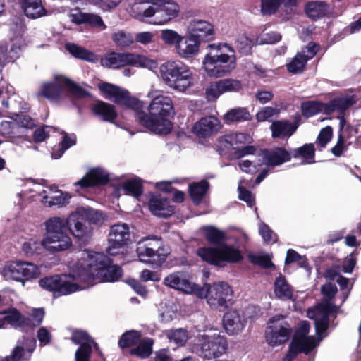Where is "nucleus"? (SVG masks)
<instances>
[{
    "label": "nucleus",
    "mask_w": 361,
    "mask_h": 361,
    "mask_svg": "<svg viewBox=\"0 0 361 361\" xmlns=\"http://www.w3.org/2000/svg\"><path fill=\"white\" fill-rule=\"evenodd\" d=\"M248 258L251 262L264 268H269L273 264L268 255L261 254H250Z\"/></svg>",
    "instance_id": "680f3d73"
},
{
    "label": "nucleus",
    "mask_w": 361,
    "mask_h": 361,
    "mask_svg": "<svg viewBox=\"0 0 361 361\" xmlns=\"http://www.w3.org/2000/svg\"><path fill=\"white\" fill-rule=\"evenodd\" d=\"M63 80H66L65 77L56 75L51 81L43 82L37 93L38 96L45 97L49 100H56L61 98L66 92Z\"/></svg>",
    "instance_id": "b1692460"
},
{
    "label": "nucleus",
    "mask_w": 361,
    "mask_h": 361,
    "mask_svg": "<svg viewBox=\"0 0 361 361\" xmlns=\"http://www.w3.org/2000/svg\"><path fill=\"white\" fill-rule=\"evenodd\" d=\"M98 87L108 99L133 109L139 122L146 128L157 134H167L172 128L170 117L175 113L171 97L159 90H151L147 93L150 102L147 113L142 111L144 102L130 97L124 89L110 83L101 82Z\"/></svg>",
    "instance_id": "f03ea898"
},
{
    "label": "nucleus",
    "mask_w": 361,
    "mask_h": 361,
    "mask_svg": "<svg viewBox=\"0 0 361 361\" xmlns=\"http://www.w3.org/2000/svg\"><path fill=\"white\" fill-rule=\"evenodd\" d=\"M93 111L95 114L102 116V119L106 121L111 122L116 117L114 106L104 102L96 103L93 106Z\"/></svg>",
    "instance_id": "ea45409f"
},
{
    "label": "nucleus",
    "mask_w": 361,
    "mask_h": 361,
    "mask_svg": "<svg viewBox=\"0 0 361 361\" xmlns=\"http://www.w3.org/2000/svg\"><path fill=\"white\" fill-rule=\"evenodd\" d=\"M332 135V128L330 126L322 128L317 137V145L322 148L325 147L327 143L331 140Z\"/></svg>",
    "instance_id": "69168bd1"
},
{
    "label": "nucleus",
    "mask_w": 361,
    "mask_h": 361,
    "mask_svg": "<svg viewBox=\"0 0 361 361\" xmlns=\"http://www.w3.org/2000/svg\"><path fill=\"white\" fill-rule=\"evenodd\" d=\"M317 51L318 45L314 42L309 43L287 64L288 70L293 73L302 72L307 61L312 59Z\"/></svg>",
    "instance_id": "393cba45"
},
{
    "label": "nucleus",
    "mask_w": 361,
    "mask_h": 361,
    "mask_svg": "<svg viewBox=\"0 0 361 361\" xmlns=\"http://www.w3.org/2000/svg\"><path fill=\"white\" fill-rule=\"evenodd\" d=\"M258 312L255 306H248L245 310L234 307L228 310L223 317V326L230 336L240 334L245 327L248 319H254Z\"/></svg>",
    "instance_id": "2eb2a0df"
},
{
    "label": "nucleus",
    "mask_w": 361,
    "mask_h": 361,
    "mask_svg": "<svg viewBox=\"0 0 361 361\" xmlns=\"http://www.w3.org/2000/svg\"><path fill=\"white\" fill-rule=\"evenodd\" d=\"M164 283L172 288L182 291L187 294H194L196 295V290L198 288L197 285L190 280V277L184 272H176L167 276L164 281Z\"/></svg>",
    "instance_id": "5701e85b"
},
{
    "label": "nucleus",
    "mask_w": 361,
    "mask_h": 361,
    "mask_svg": "<svg viewBox=\"0 0 361 361\" xmlns=\"http://www.w3.org/2000/svg\"><path fill=\"white\" fill-rule=\"evenodd\" d=\"M207 52L202 61V68L210 78H219L230 75L236 68L234 49L226 43H213L207 46Z\"/></svg>",
    "instance_id": "39448f33"
},
{
    "label": "nucleus",
    "mask_w": 361,
    "mask_h": 361,
    "mask_svg": "<svg viewBox=\"0 0 361 361\" xmlns=\"http://www.w3.org/2000/svg\"><path fill=\"white\" fill-rule=\"evenodd\" d=\"M242 89L240 80L235 78H224L212 82L206 89L205 93L209 101H214L224 93L238 92Z\"/></svg>",
    "instance_id": "6ab92c4d"
},
{
    "label": "nucleus",
    "mask_w": 361,
    "mask_h": 361,
    "mask_svg": "<svg viewBox=\"0 0 361 361\" xmlns=\"http://www.w3.org/2000/svg\"><path fill=\"white\" fill-rule=\"evenodd\" d=\"M255 148L253 146H246L240 151V158L238 165L242 171L247 173H255L262 166V161L260 154L254 156Z\"/></svg>",
    "instance_id": "4be33fe9"
},
{
    "label": "nucleus",
    "mask_w": 361,
    "mask_h": 361,
    "mask_svg": "<svg viewBox=\"0 0 361 361\" xmlns=\"http://www.w3.org/2000/svg\"><path fill=\"white\" fill-rule=\"evenodd\" d=\"M233 295L231 286L224 281L206 283L196 290L197 298H205L211 309L219 311L228 307Z\"/></svg>",
    "instance_id": "1a4fd4ad"
},
{
    "label": "nucleus",
    "mask_w": 361,
    "mask_h": 361,
    "mask_svg": "<svg viewBox=\"0 0 361 361\" xmlns=\"http://www.w3.org/2000/svg\"><path fill=\"white\" fill-rule=\"evenodd\" d=\"M149 208L153 214L158 216L166 217L173 212V209L169 205L166 198L158 194L151 196L149 200Z\"/></svg>",
    "instance_id": "2f4dec72"
},
{
    "label": "nucleus",
    "mask_w": 361,
    "mask_h": 361,
    "mask_svg": "<svg viewBox=\"0 0 361 361\" xmlns=\"http://www.w3.org/2000/svg\"><path fill=\"white\" fill-rule=\"evenodd\" d=\"M165 335L171 343L178 347L184 345L188 340V331L184 329L168 330L165 332Z\"/></svg>",
    "instance_id": "37998d69"
},
{
    "label": "nucleus",
    "mask_w": 361,
    "mask_h": 361,
    "mask_svg": "<svg viewBox=\"0 0 361 361\" xmlns=\"http://www.w3.org/2000/svg\"><path fill=\"white\" fill-rule=\"evenodd\" d=\"M65 47L75 58L92 63H96L99 61V57L94 52L75 44L68 43Z\"/></svg>",
    "instance_id": "c9c22d12"
},
{
    "label": "nucleus",
    "mask_w": 361,
    "mask_h": 361,
    "mask_svg": "<svg viewBox=\"0 0 361 361\" xmlns=\"http://www.w3.org/2000/svg\"><path fill=\"white\" fill-rule=\"evenodd\" d=\"M310 329V324L306 321L300 323L290 345L289 350L283 359V361H292L299 353H309L317 346L326 334L317 335V338L309 336Z\"/></svg>",
    "instance_id": "9b49d317"
},
{
    "label": "nucleus",
    "mask_w": 361,
    "mask_h": 361,
    "mask_svg": "<svg viewBox=\"0 0 361 361\" xmlns=\"http://www.w3.org/2000/svg\"><path fill=\"white\" fill-rule=\"evenodd\" d=\"M201 231L209 243L216 245L215 247H202L197 250V254L203 261L223 267L242 260L243 255L238 248L224 243L226 235L223 231L210 226L202 227Z\"/></svg>",
    "instance_id": "7ed1b4c3"
},
{
    "label": "nucleus",
    "mask_w": 361,
    "mask_h": 361,
    "mask_svg": "<svg viewBox=\"0 0 361 361\" xmlns=\"http://www.w3.org/2000/svg\"><path fill=\"white\" fill-rule=\"evenodd\" d=\"M208 189V183L205 180L200 181L190 185V195L192 201L199 204Z\"/></svg>",
    "instance_id": "49530a36"
},
{
    "label": "nucleus",
    "mask_w": 361,
    "mask_h": 361,
    "mask_svg": "<svg viewBox=\"0 0 361 361\" xmlns=\"http://www.w3.org/2000/svg\"><path fill=\"white\" fill-rule=\"evenodd\" d=\"M75 142L76 137L74 135H68L66 133H63V139L60 143L61 149H59L60 150L59 154H54V157L56 158H60L66 149L75 144Z\"/></svg>",
    "instance_id": "e2e57ef3"
},
{
    "label": "nucleus",
    "mask_w": 361,
    "mask_h": 361,
    "mask_svg": "<svg viewBox=\"0 0 361 361\" xmlns=\"http://www.w3.org/2000/svg\"><path fill=\"white\" fill-rule=\"evenodd\" d=\"M137 346L130 350V354L135 355L141 358L149 357L152 353V341L150 338L140 340Z\"/></svg>",
    "instance_id": "de8ad7c7"
},
{
    "label": "nucleus",
    "mask_w": 361,
    "mask_h": 361,
    "mask_svg": "<svg viewBox=\"0 0 361 361\" xmlns=\"http://www.w3.org/2000/svg\"><path fill=\"white\" fill-rule=\"evenodd\" d=\"M26 192L32 194V197L39 198V201L47 207L63 206L68 202L70 196L56 189V187L46 186L33 180L25 183Z\"/></svg>",
    "instance_id": "4468645a"
},
{
    "label": "nucleus",
    "mask_w": 361,
    "mask_h": 361,
    "mask_svg": "<svg viewBox=\"0 0 361 361\" xmlns=\"http://www.w3.org/2000/svg\"><path fill=\"white\" fill-rule=\"evenodd\" d=\"M70 18L71 20L77 25L87 24L90 27L99 30H104L106 28L102 17L94 13L77 11L75 13H73L70 16Z\"/></svg>",
    "instance_id": "7c9ffc66"
},
{
    "label": "nucleus",
    "mask_w": 361,
    "mask_h": 361,
    "mask_svg": "<svg viewBox=\"0 0 361 361\" xmlns=\"http://www.w3.org/2000/svg\"><path fill=\"white\" fill-rule=\"evenodd\" d=\"M90 2L103 11H109L118 6L121 0H90Z\"/></svg>",
    "instance_id": "338daca9"
},
{
    "label": "nucleus",
    "mask_w": 361,
    "mask_h": 361,
    "mask_svg": "<svg viewBox=\"0 0 361 361\" xmlns=\"http://www.w3.org/2000/svg\"><path fill=\"white\" fill-rule=\"evenodd\" d=\"M226 349V338L219 333L200 335L193 347L197 354L208 360L221 356Z\"/></svg>",
    "instance_id": "ddd939ff"
},
{
    "label": "nucleus",
    "mask_w": 361,
    "mask_h": 361,
    "mask_svg": "<svg viewBox=\"0 0 361 361\" xmlns=\"http://www.w3.org/2000/svg\"><path fill=\"white\" fill-rule=\"evenodd\" d=\"M71 340L74 343L80 345L75 355L76 361H90L92 345L98 349L97 344L85 331H75L72 334Z\"/></svg>",
    "instance_id": "412c9836"
},
{
    "label": "nucleus",
    "mask_w": 361,
    "mask_h": 361,
    "mask_svg": "<svg viewBox=\"0 0 361 361\" xmlns=\"http://www.w3.org/2000/svg\"><path fill=\"white\" fill-rule=\"evenodd\" d=\"M1 274L6 280L20 281L36 279L40 275L39 268L34 263L25 261H12L4 267Z\"/></svg>",
    "instance_id": "dca6fc26"
},
{
    "label": "nucleus",
    "mask_w": 361,
    "mask_h": 361,
    "mask_svg": "<svg viewBox=\"0 0 361 361\" xmlns=\"http://www.w3.org/2000/svg\"><path fill=\"white\" fill-rule=\"evenodd\" d=\"M112 40L120 47H127L134 42L133 35L123 30H118L112 35Z\"/></svg>",
    "instance_id": "3c124183"
},
{
    "label": "nucleus",
    "mask_w": 361,
    "mask_h": 361,
    "mask_svg": "<svg viewBox=\"0 0 361 361\" xmlns=\"http://www.w3.org/2000/svg\"><path fill=\"white\" fill-rule=\"evenodd\" d=\"M100 63L102 66L109 68H118L131 65L154 71L158 67L156 60L133 53L110 52L101 58Z\"/></svg>",
    "instance_id": "9d476101"
},
{
    "label": "nucleus",
    "mask_w": 361,
    "mask_h": 361,
    "mask_svg": "<svg viewBox=\"0 0 361 361\" xmlns=\"http://www.w3.org/2000/svg\"><path fill=\"white\" fill-rule=\"evenodd\" d=\"M35 347L36 341L34 338H24L22 341H18L12 354L6 358L7 361L28 360Z\"/></svg>",
    "instance_id": "c756f323"
},
{
    "label": "nucleus",
    "mask_w": 361,
    "mask_h": 361,
    "mask_svg": "<svg viewBox=\"0 0 361 361\" xmlns=\"http://www.w3.org/2000/svg\"><path fill=\"white\" fill-rule=\"evenodd\" d=\"M322 111H326V106L318 102H306L302 104V114L305 117H310Z\"/></svg>",
    "instance_id": "8fccbe9b"
},
{
    "label": "nucleus",
    "mask_w": 361,
    "mask_h": 361,
    "mask_svg": "<svg viewBox=\"0 0 361 361\" xmlns=\"http://www.w3.org/2000/svg\"><path fill=\"white\" fill-rule=\"evenodd\" d=\"M123 190L128 195L138 197L142 193V185L138 179L125 181L121 186Z\"/></svg>",
    "instance_id": "603ef678"
},
{
    "label": "nucleus",
    "mask_w": 361,
    "mask_h": 361,
    "mask_svg": "<svg viewBox=\"0 0 361 361\" xmlns=\"http://www.w3.org/2000/svg\"><path fill=\"white\" fill-rule=\"evenodd\" d=\"M186 33L191 35L201 44L214 38V28L209 21L202 19H194L187 26Z\"/></svg>",
    "instance_id": "aec40b11"
},
{
    "label": "nucleus",
    "mask_w": 361,
    "mask_h": 361,
    "mask_svg": "<svg viewBox=\"0 0 361 361\" xmlns=\"http://www.w3.org/2000/svg\"><path fill=\"white\" fill-rule=\"evenodd\" d=\"M297 126L288 120H278L272 122L270 130L274 138L290 137L296 130Z\"/></svg>",
    "instance_id": "72a5a7b5"
},
{
    "label": "nucleus",
    "mask_w": 361,
    "mask_h": 361,
    "mask_svg": "<svg viewBox=\"0 0 361 361\" xmlns=\"http://www.w3.org/2000/svg\"><path fill=\"white\" fill-rule=\"evenodd\" d=\"M178 11V5L171 0H148L135 3L130 14L140 21L154 17V24L163 25L176 17Z\"/></svg>",
    "instance_id": "423d86ee"
},
{
    "label": "nucleus",
    "mask_w": 361,
    "mask_h": 361,
    "mask_svg": "<svg viewBox=\"0 0 361 361\" xmlns=\"http://www.w3.org/2000/svg\"><path fill=\"white\" fill-rule=\"evenodd\" d=\"M182 36L178 32L171 29H165L161 32V39L164 43L169 46H173L175 49Z\"/></svg>",
    "instance_id": "864d4df0"
},
{
    "label": "nucleus",
    "mask_w": 361,
    "mask_h": 361,
    "mask_svg": "<svg viewBox=\"0 0 361 361\" xmlns=\"http://www.w3.org/2000/svg\"><path fill=\"white\" fill-rule=\"evenodd\" d=\"M252 137L247 133H235L226 135L220 140L221 146L225 148L238 149L240 145L250 144L252 142Z\"/></svg>",
    "instance_id": "f704fd0d"
},
{
    "label": "nucleus",
    "mask_w": 361,
    "mask_h": 361,
    "mask_svg": "<svg viewBox=\"0 0 361 361\" xmlns=\"http://www.w3.org/2000/svg\"><path fill=\"white\" fill-rule=\"evenodd\" d=\"M159 73L164 83L178 92H186L194 83L192 71L180 60H171L161 64Z\"/></svg>",
    "instance_id": "0eeeda50"
},
{
    "label": "nucleus",
    "mask_w": 361,
    "mask_h": 361,
    "mask_svg": "<svg viewBox=\"0 0 361 361\" xmlns=\"http://www.w3.org/2000/svg\"><path fill=\"white\" fill-rule=\"evenodd\" d=\"M130 228L127 224L118 223L113 225L109 234L108 253L110 255H116L118 250L123 249L130 241Z\"/></svg>",
    "instance_id": "a211bd4d"
},
{
    "label": "nucleus",
    "mask_w": 361,
    "mask_h": 361,
    "mask_svg": "<svg viewBox=\"0 0 361 361\" xmlns=\"http://www.w3.org/2000/svg\"><path fill=\"white\" fill-rule=\"evenodd\" d=\"M51 219H59L62 222V232L69 240V243L66 247V250L68 249L71 245L72 241L68 233V230L70 231L71 234L76 238L82 241H87L92 235L93 228L87 222L85 217L82 215L79 209L75 212H72L66 219L54 216Z\"/></svg>",
    "instance_id": "f8f14e48"
},
{
    "label": "nucleus",
    "mask_w": 361,
    "mask_h": 361,
    "mask_svg": "<svg viewBox=\"0 0 361 361\" xmlns=\"http://www.w3.org/2000/svg\"><path fill=\"white\" fill-rule=\"evenodd\" d=\"M140 341V334L136 331H130L123 334L118 341L121 348L137 345Z\"/></svg>",
    "instance_id": "5fc2aeb1"
},
{
    "label": "nucleus",
    "mask_w": 361,
    "mask_h": 361,
    "mask_svg": "<svg viewBox=\"0 0 361 361\" xmlns=\"http://www.w3.org/2000/svg\"><path fill=\"white\" fill-rule=\"evenodd\" d=\"M250 118V113L243 107L233 109L225 115V119L228 122L243 121L249 120Z\"/></svg>",
    "instance_id": "09e8293b"
},
{
    "label": "nucleus",
    "mask_w": 361,
    "mask_h": 361,
    "mask_svg": "<svg viewBox=\"0 0 361 361\" xmlns=\"http://www.w3.org/2000/svg\"><path fill=\"white\" fill-rule=\"evenodd\" d=\"M1 128L3 135L14 136L20 133L16 118L11 121H3L1 123Z\"/></svg>",
    "instance_id": "4d7b16f0"
},
{
    "label": "nucleus",
    "mask_w": 361,
    "mask_h": 361,
    "mask_svg": "<svg viewBox=\"0 0 361 361\" xmlns=\"http://www.w3.org/2000/svg\"><path fill=\"white\" fill-rule=\"evenodd\" d=\"M321 291L324 301L307 312V317L314 321L316 335L319 336L324 334H326V331L329 325V315L336 309V305L329 300L336 295L337 288L334 284L328 283L322 286Z\"/></svg>",
    "instance_id": "6e6552de"
},
{
    "label": "nucleus",
    "mask_w": 361,
    "mask_h": 361,
    "mask_svg": "<svg viewBox=\"0 0 361 361\" xmlns=\"http://www.w3.org/2000/svg\"><path fill=\"white\" fill-rule=\"evenodd\" d=\"M5 324L18 328L23 327L27 323L26 319L16 309H9L3 311Z\"/></svg>",
    "instance_id": "a19ab883"
},
{
    "label": "nucleus",
    "mask_w": 361,
    "mask_h": 361,
    "mask_svg": "<svg viewBox=\"0 0 361 361\" xmlns=\"http://www.w3.org/2000/svg\"><path fill=\"white\" fill-rule=\"evenodd\" d=\"M79 209L90 224L100 226L106 221V216L100 211L90 207Z\"/></svg>",
    "instance_id": "a18cd8bd"
},
{
    "label": "nucleus",
    "mask_w": 361,
    "mask_h": 361,
    "mask_svg": "<svg viewBox=\"0 0 361 361\" xmlns=\"http://www.w3.org/2000/svg\"><path fill=\"white\" fill-rule=\"evenodd\" d=\"M109 180V172L102 167H96L90 169L82 178L75 182V185L85 188L105 184Z\"/></svg>",
    "instance_id": "bb28decb"
},
{
    "label": "nucleus",
    "mask_w": 361,
    "mask_h": 361,
    "mask_svg": "<svg viewBox=\"0 0 361 361\" xmlns=\"http://www.w3.org/2000/svg\"><path fill=\"white\" fill-rule=\"evenodd\" d=\"M22 8L25 14L30 18L35 19L46 15L41 0H24Z\"/></svg>",
    "instance_id": "e433bc0d"
},
{
    "label": "nucleus",
    "mask_w": 361,
    "mask_h": 361,
    "mask_svg": "<svg viewBox=\"0 0 361 361\" xmlns=\"http://www.w3.org/2000/svg\"><path fill=\"white\" fill-rule=\"evenodd\" d=\"M290 335L289 325L283 320L282 316H275L270 319L269 326L266 330V340L272 347L286 343Z\"/></svg>",
    "instance_id": "f3484780"
},
{
    "label": "nucleus",
    "mask_w": 361,
    "mask_h": 361,
    "mask_svg": "<svg viewBox=\"0 0 361 361\" xmlns=\"http://www.w3.org/2000/svg\"><path fill=\"white\" fill-rule=\"evenodd\" d=\"M137 253L140 262L156 267L161 266L168 255L167 252H157L152 247L142 245V243H137Z\"/></svg>",
    "instance_id": "cd10ccee"
},
{
    "label": "nucleus",
    "mask_w": 361,
    "mask_h": 361,
    "mask_svg": "<svg viewBox=\"0 0 361 361\" xmlns=\"http://www.w3.org/2000/svg\"><path fill=\"white\" fill-rule=\"evenodd\" d=\"M293 156L302 159V164H309L314 162V147L312 144H306L294 150Z\"/></svg>",
    "instance_id": "79ce46f5"
},
{
    "label": "nucleus",
    "mask_w": 361,
    "mask_h": 361,
    "mask_svg": "<svg viewBox=\"0 0 361 361\" xmlns=\"http://www.w3.org/2000/svg\"><path fill=\"white\" fill-rule=\"evenodd\" d=\"M298 262L300 267H306L307 266V259L305 256L299 255L296 251L289 249L285 260L286 264Z\"/></svg>",
    "instance_id": "052dcab7"
},
{
    "label": "nucleus",
    "mask_w": 361,
    "mask_h": 361,
    "mask_svg": "<svg viewBox=\"0 0 361 361\" xmlns=\"http://www.w3.org/2000/svg\"><path fill=\"white\" fill-rule=\"evenodd\" d=\"M176 309L173 305H166L160 310L159 319L163 323L171 322L176 315Z\"/></svg>",
    "instance_id": "bf43d9fd"
},
{
    "label": "nucleus",
    "mask_w": 361,
    "mask_h": 361,
    "mask_svg": "<svg viewBox=\"0 0 361 361\" xmlns=\"http://www.w3.org/2000/svg\"><path fill=\"white\" fill-rule=\"evenodd\" d=\"M55 132V128L50 126H45L42 128H37L34 133V140L35 142H43L47 137Z\"/></svg>",
    "instance_id": "774afa93"
},
{
    "label": "nucleus",
    "mask_w": 361,
    "mask_h": 361,
    "mask_svg": "<svg viewBox=\"0 0 361 361\" xmlns=\"http://www.w3.org/2000/svg\"><path fill=\"white\" fill-rule=\"evenodd\" d=\"M274 295L281 300H289L293 297V288L288 283L285 277L280 275L274 282Z\"/></svg>",
    "instance_id": "58836bf2"
},
{
    "label": "nucleus",
    "mask_w": 361,
    "mask_h": 361,
    "mask_svg": "<svg viewBox=\"0 0 361 361\" xmlns=\"http://www.w3.org/2000/svg\"><path fill=\"white\" fill-rule=\"evenodd\" d=\"M120 267L110 264L104 254L82 251L79 261L71 268L68 274L46 277L39 281V286L52 292L54 297L73 293L97 282H114L121 277Z\"/></svg>",
    "instance_id": "f257e3e1"
},
{
    "label": "nucleus",
    "mask_w": 361,
    "mask_h": 361,
    "mask_svg": "<svg viewBox=\"0 0 361 361\" xmlns=\"http://www.w3.org/2000/svg\"><path fill=\"white\" fill-rule=\"evenodd\" d=\"M262 164L274 166L290 159V154L283 148H276L260 154Z\"/></svg>",
    "instance_id": "473e14b6"
},
{
    "label": "nucleus",
    "mask_w": 361,
    "mask_h": 361,
    "mask_svg": "<svg viewBox=\"0 0 361 361\" xmlns=\"http://www.w3.org/2000/svg\"><path fill=\"white\" fill-rule=\"evenodd\" d=\"M327 9V5L322 1L310 2L305 7L307 15L312 19H317L324 16Z\"/></svg>",
    "instance_id": "c03bdc74"
},
{
    "label": "nucleus",
    "mask_w": 361,
    "mask_h": 361,
    "mask_svg": "<svg viewBox=\"0 0 361 361\" xmlns=\"http://www.w3.org/2000/svg\"><path fill=\"white\" fill-rule=\"evenodd\" d=\"M62 222L56 219H49L44 223L45 233L42 240L37 235L26 238L21 245V250L26 256L41 253L44 249L54 253L66 250L69 240L62 232Z\"/></svg>",
    "instance_id": "20e7f679"
},
{
    "label": "nucleus",
    "mask_w": 361,
    "mask_h": 361,
    "mask_svg": "<svg viewBox=\"0 0 361 361\" xmlns=\"http://www.w3.org/2000/svg\"><path fill=\"white\" fill-rule=\"evenodd\" d=\"M221 127L218 118L214 116H206L195 123L192 132L199 137H207L217 133Z\"/></svg>",
    "instance_id": "a878e982"
},
{
    "label": "nucleus",
    "mask_w": 361,
    "mask_h": 361,
    "mask_svg": "<svg viewBox=\"0 0 361 361\" xmlns=\"http://www.w3.org/2000/svg\"><path fill=\"white\" fill-rule=\"evenodd\" d=\"M281 4V0H262L261 12L263 15H271L276 12Z\"/></svg>",
    "instance_id": "13d9d810"
},
{
    "label": "nucleus",
    "mask_w": 361,
    "mask_h": 361,
    "mask_svg": "<svg viewBox=\"0 0 361 361\" xmlns=\"http://www.w3.org/2000/svg\"><path fill=\"white\" fill-rule=\"evenodd\" d=\"M200 44L197 39L186 33V35L181 37L175 51L181 59H190L200 53Z\"/></svg>",
    "instance_id": "c85d7f7f"
},
{
    "label": "nucleus",
    "mask_w": 361,
    "mask_h": 361,
    "mask_svg": "<svg viewBox=\"0 0 361 361\" xmlns=\"http://www.w3.org/2000/svg\"><path fill=\"white\" fill-rule=\"evenodd\" d=\"M356 99L354 96H345L334 99L326 105V111L331 113L338 111L343 113L349 107L355 104Z\"/></svg>",
    "instance_id": "4c0bfd02"
},
{
    "label": "nucleus",
    "mask_w": 361,
    "mask_h": 361,
    "mask_svg": "<svg viewBox=\"0 0 361 361\" xmlns=\"http://www.w3.org/2000/svg\"><path fill=\"white\" fill-rule=\"evenodd\" d=\"M63 82L66 86V92H70L74 97L80 98L87 95V92L83 89L73 83L68 78H66V80H63Z\"/></svg>",
    "instance_id": "0e129e2a"
},
{
    "label": "nucleus",
    "mask_w": 361,
    "mask_h": 361,
    "mask_svg": "<svg viewBox=\"0 0 361 361\" xmlns=\"http://www.w3.org/2000/svg\"><path fill=\"white\" fill-rule=\"evenodd\" d=\"M280 109L277 106H265L261 108L256 114V119L259 122L269 121L270 118L277 116Z\"/></svg>",
    "instance_id": "6e6d98bb"
}]
</instances>
